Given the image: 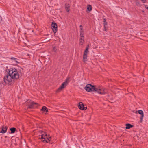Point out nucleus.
I'll use <instances>...</instances> for the list:
<instances>
[{
    "instance_id": "f257e3e1",
    "label": "nucleus",
    "mask_w": 148,
    "mask_h": 148,
    "mask_svg": "<svg viewBox=\"0 0 148 148\" xmlns=\"http://www.w3.org/2000/svg\"><path fill=\"white\" fill-rule=\"evenodd\" d=\"M84 89L87 92H91L95 91L97 93L101 94H104L107 92V90L100 87H96L91 84H87L84 87Z\"/></svg>"
},
{
    "instance_id": "f03ea898",
    "label": "nucleus",
    "mask_w": 148,
    "mask_h": 148,
    "mask_svg": "<svg viewBox=\"0 0 148 148\" xmlns=\"http://www.w3.org/2000/svg\"><path fill=\"white\" fill-rule=\"evenodd\" d=\"M8 74L11 75L14 80L17 79L19 78L18 72L15 68L11 69L9 71Z\"/></svg>"
},
{
    "instance_id": "7ed1b4c3",
    "label": "nucleus",
    "mask_w": 148,
    "mask_h": 148,
    "mask_svg": "<svg viewBox=\"0 0 148 148\" xmlns=\"http://www.w3.org/2000/svg\"><path fill=\"white\" fill-rule=\"evenodd\" d=\"M39 132L40 134V135H39V136H41L40 139L41 140L44 139V140H42V141L43 142H45L47 143H49V142L46 140H45V139L46 137L48 136H49V135H48L45 132L43 131H40Z\"/></svg>"
},
{
    "instance_id": "20e7f679",
    "label": "nucleus",
    "mask_w": 148,
    "mask_h": 148,
    "mask_svg": "<svg viewBox=\"0 0 148 148\" xmlns=\"http://www.w3.org/2000/svg\"><path fill=\"white\" fill-rule=\"evenodd\" d=\"M69 81L70 78H67L65 81L63 83L61 86L57 90V92H59L61 91L67 85Z\"/></svg>"
},
{
    "instance_id": "39448f33",
    "label": "nucleus",
    "mask_w": 148,
    "mask_h": 148,
    "mask_svg": "<svg viewBox=\"0 0 148 148\" xmlns=\"http://www.w3.org/2000/svg\"><path fill=\"white\" fill-rule=\"evenodd\" d=\"M4 80L6 84H9L10 82L14 81L11 75L8 74L5 75L4 78Z\"/></svg>"
},
{
    "instance_id": "423d86ee",
    "label": "nucleus",
    "mask_w": 148,
    "mask_h": 148,
    "mask_svg": "<svg viewBox=\"0 0 148 148\" xmlns=\"http://www.w3.org/2000/svg\"><path fill=\"white\" fill-rule=\"evenodd\" d=\"M132 112L136 114L138 113L140 114L141 115V116L140 117V121H142L144 116V113L143 111L140 110L138 111L133 110L132 111Z\"/></svg>"
},
{
    "instance_id": "0eeeda50",
    "label": "nucleus",
    "mask_w": 148,
    "mask_h": 148,
    "mask_svg": "<svg viewBox=\"0 0 148 148\" xmlns=\"http://www.w3.org/2000/svg\"><path fill=\"white\" fill-rule=\"evenodd\" d=\"M38 105V103L32 101L28 105V108L30 109L34 108L37 107Z\"/></svg>"
},
{
    "instance_id": "6e6552de",
    "label": "nucleus",
    "mask_w": 148,
    "mask_h": 148,
    "mask_svg": "<svg viewBox=\"0 0 148 148\" xmlns=\"http://www.w3.org/2000/svg\"><path fill=\"white\" fill-rule=\"evenodd\" d=\"M51 26L53 32L55 33L57 31V24L56 23L52 22Z\"/></svg>"
},
{
    "instance_id": "1a4fd4ad",
    "label": "nucleus",
    "mask_w": 148,
    "mask_h": 148,
    "mask_svg": "<svg viewBox=\"0 0 148 148\" xmlns=\"http://www.w3.org/2000/svg\"><path fill=\"white\" fill-rule=\"evenodd\" d=\"M79 108L81 110H85L87 109L86 107H84V105L82 102H80L78 105Z\"/></svg>"
},
{
    "instance_id": "9d476101",
    "label": "nucleus",
    "mask_w": 148,
    "mask_h": 148,
    "mask_svg": "<svg viewBox=\"0 0 148 148\" xmlns=\"http://www.w3.org/2000/svg\"><path fill=\"white\" fill-rule=\"evenodd\" d=\"M80 38L79 39V44L80 45H82L83 44L84 37L83 34H81L80 35Z\"/></svg>"
},
{
    "instance_id": "9b49d317",
    "label": "nucleus",
    "mask_w": 148,
    "mask_h": 148,
    "mask_svg": "<svg viewBox=\"0 0 148 148\" xmlns=\"http://www.w3.org/2000/svg\"><path fill=\"white\" fill-rule=\"evenodd\" d=\"M7 127L6 126L3 127H2V129L1 131L0 132V133H4L6 132L7 130Z\"/></svg>"
},
{
    "instance_id": "f8f14e48",
    "label": "nucleus",
    "mask_w": 148,
    "mask_h": 148,
    "mask_svg": "<svg viewBox=\"0 0 148 148\" xmlns=\"http://www.w3.org/2000/svg\"><path fill=\"white\" fill-rule=\"evenodd\" d=\"M87 54L84 53L83 55V60L84 62H85L87 61Z\"/></svg>"
},
{
    "instance_id": "ddd939ff",
    "label": "nucleus",
    "mask_w": 148,
    "mask_h": 148,
    "mask_svg": "<svg viewBox=\"0 0 148 148\" xmlns=\"http://www.w3.org/2000/svg\"><path fill=\"white\" fill-rule=\"evenodd\" d=\"M133 125L129 123L126 124V127L125 128L127 129H129L133 127Z\"/></svg>"
},
{
    "instance_id": "4468645a",
    "label": "nucleus",
    "mask_w": 148,
    "mask_h": 148,
    "mask_svg": "<svg viewBox=\"0 0 148 148\" xmlns=\"http://www.w3.org/2000/svg\"><path fill=\"white\" fill-rule=\"evenodd\" d=\"M70 7V5L68 4H66L65 5V9L66 10V11L68 12H69V7Z\"/></svg>"
},
{
    "instance_id": "2eb2a0df",
    "label": "nucleus",
    "mask_w": 148,
    "mask_h": 148,
    "mask_svg": "<svg viewBox=\"0 0 148 148\" xmlns=\"http://www.w3.org/2000/svg\"><path fill=\"white\" fill-rule=\"evenodd\" d=\"M41 110L43 111H45L47 112H48V109L45 106H43L42 109H41Z\"/></svg>"
},
{
    "instance_id": "dca6fc26",
    "label": "nucleus",
    "mask_w": 148,
    "mask_h": 148,
    "mask_svg": "<svg viewBox=\"0 0 148 148\" xmlns=\"http://www.w3.org/2000/svg\"><path fill=\"white\" fill-rule=\"evenodd\" d=\"M11 59L12 60L15 62L16 64L19 63V62L17 61V59L14 57H12Z\"/></svg>"
},
{
    "instance_id": "f3484780",
    "label": "nucleus",
    "mask_w": 148,
    "mask_h": 148,
    "mask_svg": "<svg viewBox=\"0 0 148 148\" xmlns=\"http://www.w3.org/2000/svg\"><path fill=\"white\" fill-rule=\"evenodd\" d=\"M82 25L80 26V35H81V34H83V32H84V30H83V29L82 28Z\"/></svg>"
},
{
    "instance_id": "a211bd4d",
    "label": "nucleus",
    "mask_w": 148,
    "mask_h": 148,
    "mask_svg": "<svg viewBox=\"0 0 148 148\" xmlns=\"http://www.w3.org/2000/svg\"><path fill=\"white\" fill-rule=\"evenodd\" d=\"M10 130L11 131V132L12 133H14L16 130V129L15 128H11L10 129Z\"/></svg>"
},
{
    "instance_id": "6ab92c4d",
    "label": "nucleus",
    "mask_w": 148,
    "mask_h": 148,
    "mask_svg": "<svg viewBox=\"0 0 148 148\" xmlns=\"http://www.w3.org/2000/svg\"><path fill=\"white\" fill-rule=\"evenodd\" d=\"M87 9L89 11L91 10L92 9L91 6L90 5L88 6L87 7Z\"/></svg>"
},
{
    "instance_id": "aec40b11",
    "label": "nucleus",
    "mask_w": 148,
    "mask_h": 148,
    "mask_svg": "<svg viewBox=\"0 0 148 148\" xmlns=\"http://www.w3.org/2000/svg\"><path fill=\"white\" fill-rule=\"evenodd\" d=\"M103 25H107V22L106 21V20L105 19H103Z\"/></svg>"
},
{
    "instance_id": "412c9836",
    "label": "nucleus",
    "mask_w": 148,
    "mask_h": 148,
    "mask_svg": "<svg viewBox=\"0 0 148 148\" xmlns=\"http://www.w3.org/2000/svg\"><path fill=\"white\" fill-rule=\"evenodd\" d=\"M53 50L54 52H56L57 50V49L56 47L54 46H53Z\"/></svg>"
},
{
    "instance_id": "4be33fe9",
    "label": "nucleus",
    "mask_w": 148,
    "mask_h": 148,
    "mask_svg": "<svg viewBox=\"0 0 148 148\" xmlns=\"http://www.w3.org/2000/svg\"><path fill=\"white\" fill-rule=\"evenodd\" d=\"M48 136L46 137V139H47L49 141L51 140V137H48Z\"/></svg>"
},
{
    "instance_id": "5701e85b",
    "label": "nucleus",
    "mask_w": 148,
    "mask_h": 148,
    "mask_svg": "<svg viewBox=\"0 0 148 148\" xmlns=\"http://www.w3.org/2000/svg\"><path fill=\"white\" fill-rule=\"evenodd\" d=\"M106 25H104V30H105V31H107V27H106Z\"/></svg>"
},
{
    "instance_id": "b1692460",
    "label": "nucleus",
    "mask_w": 148,
    "mask_h": 148,
    "mask_svg": "<svg viewBox=\"0 0 148 148\" xmlns=\"http://www.w3.org/2000/svg\"><path fill=\"white\" fill-rule=\"evenodd\" d=\"M88 50L87 49H86L84 51V53L87 54L88 53Z\"/></svg>"
},
{
    "instance_id": "393cba45",
    "label": "nucleus",
    "mask_w": 148,
    "mask_h": 148,
    "mask_svg": "<svg viewBox=\"0 0 148 148\" xmlns=\"http://www.w3.org/2000/svg\"><path fill=\"white\" fill-rule=\"evenodd\" d=\"M143 3H145L146 2V0H141Z\"/></svg>"
},
{
    "instance_id": "a878e982",
    "label": "nucleus",
    "mask_w": 148,
    "mask_h": 148,
    "mask_svg": "<svg viewBox=\"0 0 148 148\" xmlns=\"http://www.w3.org/2000/svg\"><path fill=\"white\" fill-rule=\"evenodd\" d=\"M89 45H88L86 47H88V48H89Z\"/></svg>"
},
{
    "instance_id": "bb28decb",
    "label": "nucleus",
    "mask_w": 148,
    "mask_h": 148,
    "mask_svg": "<svg viewBox=\"0 0 148 148\" xmlns=\"http://www.w3.org/2000/svg\"><path fill=\"white\" fill-rule=\"evenodd\" d=\"M88 49H89V48H88V47H86V49H87V50H88Z\"/></svg>"
},
{
    "instance_id": "cd10ccee",
    "label": "nucleus",
    "mask_w": 148,
    "mask_h": 148,
    "mask_svg": "<svg viewBox=\"0 0 148 148\" xmlns=\"http://www.w3.org/2000/svg\"><path fill=\"white\" fill-rule=\"evenodd\" d=\"M147 9H148V6L147 7Z\"/></svg>"
}]
</instances>
